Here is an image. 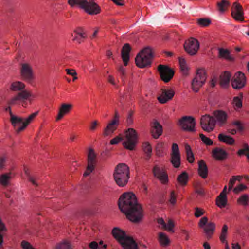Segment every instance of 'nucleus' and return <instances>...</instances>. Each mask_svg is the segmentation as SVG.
Masks as SVG:
<instances>
[{
	"label": "nucleus",
	"mask_w": 249,
	"mask_h": 249,
	"mask_svg": "<svg viewBox=\"0 0 249 249\" xmlns=\"http://www.w3.org/2000/svg\"><path fill=\"white\" fill-rule=\"evenodd\" d=\"M20 73L22 79L28 82H31L34 78L32 67L29 63L21 64Z\"/></svg>",
	"instance_id": "13"
},
{
	"label": "nucleus",
	"mask_w": 249,
	"mask_h": 249,
	"mask_svg": "<svg viewBox=\"0 0 249 249\" xmlns=\"http://www.w3.org/2000/svg\"><path fill=\"white\" fill-rule=\"evenodd\" d=\"M206 79V72L204 69L197 70L195 77L192 82V88L195 92H197L199 88L205 83Z\"/></svg>",
	"instance_id": "7"
},
{
	"label": "nucleus",
	"mask_w": 249,
	"mask_h": 249,
	"mask_svg": "<svg viewBox=\"0 0 249 249\" xmlns=\"http://www.w3.org/2000/svg\"><path fill=\"white\" fill-rule=\"evenodd\" d=\"M204 232L207 236L208 239H210L215 229V224L213 222H209L203 228Z\"/></svg>",
	"instance_id": "27"
},
{
	"label": "nucleus",
	"mask_w": 249,
	"mask_h": 249,
	"mask_svg": "<svg viewBox=\"0 0 249 249\" xmlns=\"http://www.w3.org/2000/svg\"><path fill=\"white\" fill-rule=\"evenodd\" d=\"M246 84V78L244 73L238 72L234 75L231 80L232 87L235 89H240L244 87Z\"/></svg>",
	"instance_id": "14"
},
{
	"label": "nucleus",
	"mask_w": 249,
	"mask_h": 249,
	"mask_svg": "<svg viewBox=\"0 0 249 249\" xmlns=\"http://www.w3.org/2000/svg\"><path fill=\"white\" fill-rule=\"evenodd\" d=\"M118 206L130 221L137 223L142 220L143 217L142 208L138 203L133 193L127 192L121 195L118 200Z\"/></svg>",
	"instance_id": "1"
},
{
	"label": "nucleus",
	"mask_w": 249,
	"mask_h": 249,
	"mask_svg": "<svg viewBox=\"0 0 249 249\" xmlns=\"http://www.w3.org/2000/svg\"><path fill=\"white\" fill-rule=\"evenodd\" d=\"M208 219L207 217H202L199 222V226L201 228H203L208 223Z\"/></svg>",
	"instance_id": "59"
},
{
	"label": "nucleus",
	"mask_w": 249,
	"mask_h": 249,
	"mask_svg": "<svg viewBox=\"0 0 249 249\" xmlns=\"http://www.w3.org/2000/svg\"><path fill=\"white\" fill-rule=\"evenodd\" d=\"M244 148L240 149L238 152L237 154L239 156H242L243 155H245L247 152H249V146L247 143H245L244 144Z\"/></svg>",
	"instance_id": "51"
},
{
	"label": "nucleus",
	"mask_w": 249,
	"mask_h": 249,
	"mask_svg": "<svg viewBox=\"0 0 249 249\" xmlns=\"http://www.w3.org/2000/svg\"><path fill=\"white\" fill-rule=\"evenodd\" d=\"M72 105L71 104L63 103L61 105L59 109L56 120H61L65 115L69 113L72 109Z\"/></svg>",
	"instance_id": "23"
},
{
	"label": "nucleus",
	"mask_w": 249,
	"mask_h": 249,
	"mask_svg": "<svg viewBox=\"0 0 249 249\" xmlns=\"http://www.w3.org/2000/svg\"><path fill=\"white\" fill-rule=\"evenodd\" d=\"M37 114V112H35L31 114L27 119L25 120L22 118L21 123H18V125L22 124V125L16 129V132L18 133L20 132L23 131L33 120L36 117Z\"/></svg>",
	"instance_id": "22"
},
{
	"label": "nucleus",
	"mask_w": 249,
	"mask_h": 249,
	"mask_svg": "<svg viewBox=\"0 0 249 249\" xmlns=\"http://www.w3.org/2000/svg\"><path fill=\"white\" fill-rule=\"evenodd\" d=\"M216 124L215 118L209 115L202 116L200 119V125L202 128L205 131L210 132L214 128Z\"/></svg>",
	"instance_id": "8"
},
{
	"label": "nucleus",
	"mask_w": 249,
	"mask_h": 249,
	"mask_svg": "<svg viewBox=\"0 0 249 249\" xmlns=\"http://www.w3.org/2000/svg\"><path fill=\"white\" fill-rule=\"evenodd\" d=\"M171 162L175 168H178L180 164V155H171Z\"/></svg>",
	"instance_id": "43"
},
{
	"label": "nucleus",
	"mask_w": 249,
	"mask_h": 249,
	"mask_svg": "<svg viewBox=\"0 0 249 249\" xmlns=\"http://www.w3.org/2000/svg\"><path fill=\"white\" fill-rule=\"evenodd\" d=\"M208 167L203 160H200L198 163V173L199 175L203 178H206L208 176Z\"/></svg>",
	"instance_id": "26"
},
{
	"label": "nucleus",
	"mask_w": 249,
	"mask_h": 249,
	"mask_svg": "<svg viewBox=\"0 0 249 249\" xmlns=\"http://www.w3.org/2000/svg\"><path fill=\"white\" fill-rule=\"evenodd\" d=\"M233 104L236 109L240 108L242 106L241 98L238 96L235 97L233 100Z\"/></svg>",
	"instance_id": "49"
},
{
	"label": "nucleus",
	"mask_w": 249,
	"mask_h": 249,
	"mask_svg": "<svg viewBox=\"0 0 249 249\" xmlns=\"http://www.w3.org/2000/svg\"><path fill=\"white\" fill-rule=\"evenodd\" d=\"M126 140L123 142V146L130 150L134 149L137 142V136L136 131L133 128H129L125 132Z\"/></svg>",
	"instance_id": "6"
},
{
	"label": "nucleus",
	"mask_w": 249,
	"mask_h": 249,
	"mask_svg": "<svg viewBox=\"0 0 249 249\" xmlns=\"http://www.w3.org/2000/svg\"><path fill=\"white\" fill-rule=\"evenodd\" d=\"M131 49V47L129 44H125L122 48L121 51V56L125 66H127L128 65L130 58L129 53Z\"/></svg>",
	"instance_id": "21"
},
{
	"label": "nucleus",
	"mask_w": 249,
	"mask_h": 249,
	"mask_svg": "<svg viewBox=\"0 0 249 249\" xmlns=\"http://www.w3.org/2000/svg\"><path fill=\"white\" fill-rule=\"evenodd\" d=\"M219 56L222 58H224L229 60H232V58L230 55L229 51L227 49L223 48H219Z\"/></svg>",
	"instance_id": "37"
},
{
	"label": "nucleus",
	"mask_w": 249,
	"mask_h": 249,
	"mask_svg": "<svg viewBox=\"0 0 249 249\" xmlns=\"http://www.w3.org/2000/svg\"><path fill=\"white\" fill-rule=\"evenodd\" d=\"M153 52L149 47L144 48L135 58L136 65L141 68L150 65L153 58Z\"/></svg>",
	"instance_id": "5"
},
{
	"label": "nucleus",
	"mask_w": 249,
	"mask_h": 249,
	"mask_svg": "<svg viewBox=\"0 0 249 249\" xmlns=\"http://www.w3.org/2000/svg\"><path fill=\"white\" fill-rule=\"evenodd\" d=\"M25 85L21 82L16 81L13 82L11 85V89L13 91H21L25 88Z\"/></svg>",
	"instance_id": "34"
},
{
	"label": "nucleus",
	"mask_w": 249,
	"mask_h": 249,
	"mask_svg": "<svg viewBox=\"0 0 249 249\" xmlns=\"http://www.w3.org/2000/svg\"><path fill=\"white\" fill-rule=\"evenodd\" d=\"M56 249H71V246L69 242L65 240L57 244Z\"/></svg>",
	"instance_id": "45"
},
{
	"label": "nucleus",
	"mask_w": 249,
	"mask_h": 249,
	"mask_svg": "<svg viewBox=\"0 0 249 249\" xmlns=\"http://www.w3.org/2000/svg\"><path fill=\"white\" fill-rule=\"evenodd\" d=\"M6 231L7 229L4 224L2 222L1 219L0 218V247L2 246L3 242V235L1 232Z\"/></svg>",
	"instance_id": "48"
},
{
	"label": "nucleus",
	"mask_w": 249,
	"mask_h": 249,
	"mask_svg": "<svg viewBox=\"0 0 249 249\" xmlns=\"http://www.w3.org/2000/svg\"><path fill=\"white\" fill-rule=\"evenodd\" d=\"M10 174H4L0 177V183L3 186H6L8 184V182L10 178Z\"/></svg>",
	"instance_id": "47"
},
{
	"label": "nucleus",
	"mask_w": 249,
	"mask_h": 249,
	"mask_svg": "<svg viewBox=\"0 0 249 249\" xmlns=\"http://www.w3.org/2000/svg\"><path fill=\"white\" fill-rule=\"evenodd\" d=\"M231 75L228 71H225L220 76V84L222 87H226L229 83Z\"/></svg>",
	"instance_id": "29"
},
{
	"label": "nucleus",
	"mask_w": 249,
	"mask_h": 249,
	"mask_svg": "<svg viewBox=\"0 0 249 249\" xmlns=\"http://www.w3.org/2000/svg\"><path fill=\"white\" fill-rule=\"evenodd\" d=\"M204 214V211L199 208L196 207L195 209L194 215L196 217H199Z\"/></svg>",
	"instance_id": "52"
},
{
	"label": "nucleus",
	"mask_w": 249,
	"mask_h": 249,
	"mask_svg": "<svg viewBox=\"0 0 249 249\" xmlns=\"http://www.w3.org/2000/svg\"><path fill=\"white\" fill-rule=\"evenodd\" d=\"M211 23V19L208 18H200L197 20L198 24L202 27L208 26Z\"/></svg>",
	"instance_id": "46"
},
{
	"label": "nucleus",
	"mask_w": 249,
	"mask_h": 249,
	"mask_svg": "<svg viewBox=\"0 0 249 249\" xmlns=\"http://www.w3.org/2000/svg\"><path fill=\"white\" fill-rule=\"evenodd\" d=\"M159 241L160 243L163 245L167 246L169 244L170 240L167 235L162 232L159 233Z\"/></svg>",
	"instance_id": "42"
},
{
	"label": "nucleus",
	"mask_w": 249,
	"mask_h": 249,
	"mask_svg": "<svg viewBox=\"0 0 249 249\" xmlns=\"http://www.w3.org/2000/svg\"><path fill=\"white\" fill-rule=\"evenodd\" d=\"M113 177L115 182L119 186H125L130 178L129 167L124 163L119 164L115 168Z\"/></svg>",
	"instance_id": "4"
},
{
	"label": "nucleus",
	"mask_w": 249,
	"mask_h": 249,
	"mask_svg": "<svg viewBox=\"0 0 249 249\" xmlns=\"http://www.w3.org/2000/svg\"><path fill=\"white\" fill-rule=\"evenodd\" d=\"M25 172L26 175L27 176L29 181L30 182H31L33 185H34L36 186H38V184L36 182V178L35 177H33L30 176L29 174V173L28 172L27 170L26 169L25 170Z\"/></svg>",
	"instance_id": "57"
},
{
	"label": "nucleus",
	"mask_w": 249,
	"mask_h": 249,
	"mask_svg": "<svg viewBox=\"0 0 249 249\" xmlns=\"http://www.w3.org/2000/svg\"><path fill=\"white\" fill-rule=\"evenodd\" d=\"M216 205L220 208L224 207L227 204L226 195L224 193H220L216 200Z\"/></svg>",
	"instance_id": "30"
},
{
	"label": "nucleus",
	"mask_w": 249,
	"mask_h": 249,
	"mask_svg": "<svg viewBox=\"0 0 249 249\" xmlns=\"http://www.w3.org/2000/svg\"><path fill=\"white\" fill-rule=\"evenodd\" d=\"M112 234L125 249H138L135 241L127 236L125 232L119 228L115 227L112 230Z\"/></svg>",
	"instance_id": "3"
},
{
	"label": "nucleus",
	"mask_w": 249,
	"mask_h": 249,
	"mask_svg": "<svg viewBox=\"0 0 249 249\" xmlns=\"http://www.w3.org/2000/svg\"><path fill=\"white\" fill-rule=\"evenodd\" d=\"M123 140V137L122 136H117L114 138L112 139L110 141V143L111 145H115L118 144L120 142Z\"/></svg>",
	"instance_id": "53"
},
{
	"label": "nucleus",
	"mask_w": 249,
	"mask_h": 249,
	"mask_svg": "<svg viewBox=\"0 0 249 249\" xmlns=\"http://www.w3.org/2000/svg\"><path fill=\"white\" fill-rule=\"evenodd\" d=\"M5 111L9 112L10 116V122L14 126L18 125V123H21L22 118L15 116L13 114L10 107H8L5 108Z\"/></svg>",
	"instance_id": "28"
},
{
	"label": "nucleus",
	"mask_w": 249,
	"mask_h": 249,
	"mask_svg": "<svg viewBox=\"0 0 249 249\" xmlns=\"http://www.w3.org/2000/svg\"><path fill=\"white\" fill-rule=\"evenodd\" d=\"M169 201L172 205H174L176 204V195L175 194L174 191H172L171 192Z\"/></svg>",
	"instance_id": "54"
},
{
	"label": "nucleus",
	"mask_w": 249,
	"mask_h": 249,
	"mask_svg": "<svg viewBox=\"0 0 249 249\" xmlns=\"http://www.w3.org/2000/svg\"><path fill=\"white\" fill-rule=\"evenodd\" d=\"M228 230V227L226 225H224L221 230V234L220 236V240L222 243H225V249H230L228 244L226 241V234Z\"/></svg>",
	"instance_id": "32"
},
{
	"label": "nucleus",
	"mask_w": 249,
	"mask_h": 249,
	"mask_svg": "<svg viewBox=\"0 0 249 249\" xmlns=\"http://www.w3.org/2000/svg\"><path fill=\"white\" fill-rule=\"evenodd\" d=\"M229 5V2L226 0H222L221 1L217 3V9L220 12H224Z\"/></svg>",
	"instance_id": "38"
},
{
	"label": "nucleus",
	"mask_w": 249,
	"mask_h": 249,
	"mask_svg": "<svg viewBox=\"0 0 249 249\" xmlns=\"http://www.w3.org/2000/svg\"><path fill=\"white\" fill-rule=\"evenodd\" d=\"M21 245L23 249H34L32 246L26 241H22Z\"/></svg>",
	"instance_id": "58"
},
{
	"label": "nucleus",
	"mask_w": 249,
	"mask_h": 249,
	"mask_svg": "<svg viewBox=\"0 0 249 249\" xmlns=\"http://www.w3.org/2000/svg\"><path fill=\"white\" fill-rule=\"evenodd\" d=\"M247 186L243 184H241L239 185L236 186L234 188L233 191L235 193L237 194L240 191H242L247 189Z\"/></svg>",
	"instance_id": "56"
},
{
	"label": "nucleus",
	"mask_w": 249,
	"mask_h": 249,
	"mask_svg": "<svg viewBox=\"0 0 249 249\" xmlns=\"http://www.w3.org/2000/svg\"><path fill=\"white\" fill-rule=\"evenodd\" d=\"M185 149L186 151L187 160L190 163H193L194 160V157L191 149L190 146L188 144H185Z\"/></svg>",
	"instance_id": "39"
},
{
	"label": "nucleus",
	"mask_w": 249,
	"mask_h": 249,
	"mask_svg": "<svg viewBox=\"0 0 249 249\" xmlns=\"http://www.w3.org/2000/svg\"><path fill=\"white\" fill-rule=\"evenodd\" d=\"M212 155L215 159L221 160L226 158L227 153L223 149L219 147H215L212 151Z\"/></svg>",
	"instance_id": "25"
},
{
	"label": "nucleus",
	"mask_w": 249,
	"mask_h": 249,
	"mask_svg": "<svg viewBox=\"0 0 249 249\" xmlns=\"http://www.w3.org/2000/svg\"><path fill=\"white\" fill-rule=\"evenodd\" d=\"M214 118L216 123L220 126H222L226 123L227 115L223 111L218 110L214 112Z\"/></svg>",
	"instance_id": "20"
},
{
	"label": "nucleus",
	"mask_w": 249,
	"mask_h": 249,
	"mask_svg": "<svg viewBox=\"0 0 249 249\" xmlns=\"http://www.w3.org/2000/svg\"><path fill=\"white\" fill-rule=\"evenodd\" d=\"M31 96V94L30 92L26 90H23L14 96L9 101L8 104L9 105H14L16 104L18 101H23L22 106L25 107L24 105L26 103L25 100H27Z\"/></svg>",
	"instance_id": "16"
},
{
	"label": "nucleus",
	"mask_w": 249,
	"mask_h": 249,
	"mask_svg": "<svg viewBox=\"0 0 249 249\" xmlns=\"http://www.w3.org/2000/svg\"><path fill=\"white\" fill-rule=\"evenodd\" d=\"M153 173L162 183L165 184L168 182V175L164 170L155 166L153 169Z\"/></svg>",
	"instance_id": "17"
},
{
	"label": "nucleus",
	"mask_w": 249,
	"mask_h": 249,
	"mask_svg": "<svg viewBox=\"0 0 249 249\" xmlns=\"http://www.w3.org/2000/svg\"><path fill=\"white\" fill-rule=\"evenodd\" d=\"M218 138L220 141L229 145H232L235 142V140L233 138L222 133L218 135Z\"/></svg>",
	"instance_id": "31"
},
{
	"label": "nucleus",
	"mask_w": 249,
	"mask_h": 249,
	"mask_svg": "<svg viewBox=\"0 0 249 249\" xmlns=\"http://www.w3.org/2000/svg\"><path fill=\"white\" fill-rule=\"evenodd\" d=\"M174 227V224L173 221L172 220L170 219L168 220V223L166 224V226H164V228L170 231L173 232L174 231L173 229Z\"/></svg>",
	"instance_id": "55"
},
{
	"label": "nucleus",
	"mask_w": 249,
	"mask_h": 249,
	"mask_svg": "<svg viewBox=\"0 0 249 249\" xmlns=\"http://www.w3.org/2000/svg\"><path fill=\"white\" fill-rule=\"evenodd\" d=\"M164 149V143L162 142H158L156 146V155L159 157L163 156Z\"/></svg>",
	"instance_id": "40"
},
{
	"label": "nucleus",
	"mask_w": 249,
	"mask_h": 249,
	"mask_svg": "<svg viewBox=\"0 0 249 249\" xmlns=\"http://www.w3.org/2000/svg\"><path fill=\"white\" fill-rule=\"evenodd\" d=\"M185 51L190 55L196 54L199 48V44L197 40L191 37L185 41L184 44Z\"/></svg>",
	"instance_id": "12"
},
{
	"label": "nucleus",
	"mask_w": 249,
	"mask_h": 249,
	"mask_svg": "<svg viewBox=\"0 0 249 249\" xmlns=\"http://www.w3.org/2000/svg\"><path fill=\"white\" fill-rule=\"evenodd\" d=\"M237 202L238 203L244 206L249 205V195L247 194L242 195L238 199Z\"/></svg>",
	"instance_id": "41"
},
{
	"label": "nucleus",
	"mask_w": 249,
	"mask_h": 249,
	"mask_svg": "<svg viewBox=\"0 0 249 249\" xmlns=\"http://www.w3.org/2000/svg\"><path fill=\"white\" fill-rule=\"evenodd\" d=\"M178 124L184 130L194 131L196 122L194 118L191 116H185L182 117L178 121Z\"/></svg>",
	"instance_id": "11"
},
{
	"label": "nucleus",
	"mask_w": 249,
	"mask_h": 249,
	"mask_svg": "<svg viewBox=\"0 0 249 249\" xmlns=\"http://www.w3.org/2000/svg\"><path fill=\"white\" fill-rule=\"evenodd\" d=\"M143 150L145 154V159L148 160L151 156L152 148L150 144L146 142L143 144Z\"/></svg>",
	"instance_id": "36"
},
{
	"label": "nucleus",
	"mask_w": 249,
	"mask_h": 249,
	"mask_svg": "<svg viewBox=\"0 0 249 249\" xmlns=\"http://www.w3.org/2000/svg\"><path fill=\"white\" fill-rule=\"evenodd\" d=\"M86 33V32H74L71 35L73 37L72 40L80 43L87 36Z\"/></svg>",
	"instance_id": "35"
},
{
	"label": "nucleus",
	"mask_w": 249,
	"mask_h": 249,
	"mask_svg": "<svg viewBox=\"0 0 249 249\" xmlns=\"http://www.w3.org/2000/svg\"><path fill=\"white\" fill-rule=\"evenodd\" d=\"M237 177H232L229 180V190H231L233 187L235 181L237 180Z\"/></svg>",
	"instance_id": "61"
},
{
	"label": "nucleus",
	"mask_w": 249,
	"mask_h": 249,
	"mask_svg": "<svg viewBox=\"0 0 249 249\" xmlns=\"http://www.w3.org/2000/svg\"><path fill=\"white\" fill-rule=\"evenodd\" d=\"M175 92L171 89H162L161 94L158 97L160 103L164 104L172 99Z\"/></svg>",
	"instance_id": "18"
},
{
	"label": "nucleus",
	"mask_w": 249,
	"mask_h": 249,
	"mask_svg": "<svg viewBox=\"0 0 249 249\" xmlns=\"http://www.w3.org/2000/svg\"><path fill=\"white\" fill-rule=\"evenodd\" d=\"M117 120H111L107 125L104 131V135L107 136L111 135L117 129L118 124H116Z\"/></svg>",
	"instance_id": "24"
},
{
	"label": "nucleus",
	"mask_w": 249,
	"mask_h": 249,
	"mask_svg": "<svg viewBox=\"0 0 249 249\" xmlns=\"http://www.w3.org/2000/svg\"><path fill=\"white\" fill-rule=\"evenodd\" d=\"M158 71L162 80L166 83L169 82L174 75V71L166 65H159Z\"/></svg>",
	"instance_id": "10"
},
{
	"label": "nucleus",
	"mask_w": 249,
	"mask_h": 249,
	"mask_svg": "<svg viewBox=\"0 0 249 249\" xmlns=\"http://www.w3.org/2000/svg\"><path fill=\"white\" fill-rule=\"evenodd\" d=\"M171 155H180L178 145L176 143H173L172 147Z\"/></svg>",
	"instance_id": "60"
},
{
	"label": "nucleus",
	"mask_w": 249,
	"mask_h": 249,
	"mask_svg": "<svg viewBox=\"0 0 249 249\" xmlns=\"http://www.w3.org/2000/svg\"><path fill=\"white\" fill-rule=\"evenodd\" d=\"M89 247L91 249H97L99 248V245L96 241H92L89 244Z\"/></svg>",
	"instance_id": "62"
},
{
	"label": "nucleus",
	"mask_w": 249,
	"mask_h": 249,
	"mask_svg": "<svg viewBox=\"0 0 249 249\" xmlns=\"http://www.w3.org/2000/svg\"><path fill=\"white\" fill-rule=\"evenodd\" d=\"M96 163V155L94 150L90 149L88 155V165L83 176L86 177L92 173L95 169Z\"/></svg>",
	"instance_id": "9"
},
{
	"label": "nucleus",
	"mask_w": 249,
	"mask_h": 249,
	"mask_svg": "<svg viewBox=\"0 0 249 249\" xmlns=\"http://www.w3.org/2000/svg\"><path fill=\"white\" fill-rule=\"evenodd\" d=\"M118 71L121 75L125 76V70L123 66H120L118 68Z\"/></svg>",
	"instance_id": "64"
},
{
	"label": "nucleus",
	"mask_w": 249,
	"mask_h": 249,
	"mask_svg": "<svg viewBox=\"0 0 249 249\" xmlns=\"http://www.w3.org/2000/svg\"><path fill=\"white\" fill-rule=\"evenodd\" d=\"M233 124L235 125L239 130L241 131L243 130V127L240 122L238 121H235L233 123Z\"/></svg>",
	"instance_id": "63"
},
{
	"label": "nucleus",
	"mask_w": 249,
	"mask_h": 249,
	"mask_svg": "<svg viewBox=\"0 0 249 249\" xmlns=\"http://www.w3.org/2000/svg\"><path fill=\"white\" fill-rule=\"evenodd\" d=\"M151 125L152 135L154 138L157 139L162 133V127L156 120H153Z\"/></svg>",
	"instance_id": "19"
},
{
	"label": "nucleus",
	"mask_w": 249,
	"mask_h": 249,
	"mask_svg": "<svg viewBox=\"0 0 249 249\" xmlns=\"http://www.w3.org/2000/svg\"><path fill=\"white\" fill-rule=\"evenodd\" d=\"M177 180L181 185H186L188 180V175L187 173L186 172H182L178 177Z\"/></svg>",
	"instance_id": "33"
},
{
	"label": "nucleus",
	"mask_w": 249,
	"mask_h": 249,
	"mask_svg": "<svg viewBox=\"0 0 249 249\" xmlns=\"http://www.w3.org/2000/svg\"><path fill=\"white\" fill-rule=\"evenodd\" d=\"M95 0H68V3L71 7L78 6L87 14L91 15H97L100 13L101 8L94 1Z\"/></svg>",
	"instance_id": "2"
},
{
	"label": "nucleus",
	"mask_w": 249,
	"mask_h": 249,
	"mask_svg": "<svg viewBox=\"0 0 249 249\" xmlns=\"http://www.w3.org/2000/svg\"><path fill=\"white\" fill-rule=\"evenodd\" d=\"M199 136L201 140L205 144H206L207 145H213V142L211 139H210L208 137H207L203 134H200Z\"/></svg>",
	"instance_id": "50"
},
{
	"label": "nucleus",
	"mask_w": 249,
	"mask_h": 249,
	"mask_svg": "<svg viewBox=\"0 0 249 249\" xmlns=\"http://www.w3.org/2000/svg\"><path fill=\"white\" fill-rule=\"evenodd\" d=\"M232 17L238 21H244V12L242 6L237 2L233 3L231 8Z\"/></svg>",
	"instance_id": "15"
},
{
	"label": "nucleus",
	"mask_w": 249,
	"mask_h": 249,
	"mask_svg": "<svg viewBox=\"0 0 249 249\" xmlns=\"http://www.w3.org/2000/svg\"><path fill=\"white\" fill-rule=\"evenodd\" d=\"M179 64L181 71L184 74H187L188 67L187 66L185 60L183 58H179Z\"/></svg>",
	"instance_id": "44"
}]
</instances>
